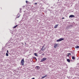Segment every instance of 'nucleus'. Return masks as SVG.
I'll return each mask as SVG.
<instances>
[{"instance_id": "f8f14e48", "label": "nucleus", "mask_w": 79, "mask_h": 79, "mask_svg": "<svg viewBox=\"0 0 79 79\" xmlns=\"http://www.w3.org/2000/svg\"><path fill=\"white\" fill-rule=\"evenodd\" d=\"M69 55H71V54L70 53H68L67 55V56H68V57H69Z\"/></svg>"}, {"instance_id": "ddd939ff", "label": "nucleus", "mask_w": 79, "mask_h": 79, "mask_svg": "<svg viewBox=\"0 0 79 79\" xmlns=\"http://www.w3.org/2000/svg\"><path fill=\"white\" fill-rule=\"evenodd\" d=\"M44 46H43L41 49V50H42V51H43V49L44 48Z\"/></svg>"}, {"instance_id": "20e7f679", "label": "nucleus", "mask_w": 79, "mask_h": 79, "mask_svg": "<svg viewBox=\"0 0 79 79\" xmlns=\"http://www.w3.org/2000/svg\"><path fill=\"white\" fill-rule=\"evenodd\" d=\"M58 45H59V44H58L55 43L54 44V48H56V47H58Z\"/></svg>"}, {"instance_id": "aec40b11", "label": "nucleus", "mask_w": 79, "mask_h": 79, "mask_svg": "<svg viewBox=\"0 0 79 79\" xmlns=\"http://www.w3.org/2000/svg\"><path fill=\"white\" fill-rule=\"evenodd\" d=\"M64 19V18L63 17V18H62V19Z\"/></svg>"}, {"instance_id": "4be33fe9", "label": "nucleus", "mask_w": 79, "mask_h": 79, "mask_svg": "<svg viewBox=\"0 0 79 79\" xmlns=\"http://www.w3.org/2000/svg\"><path fill=\"white\" fill-rule=\"evenodd\" d=\"M21 44H23V43H21Z\"/></svg>"}, {"instance_id": "393cba45", "label": "nucleus", "mask_w": 79, "mask_h": 79, "mask_svg": "<svg viewBox=\"0 0 79 79\" xmlns=\"http://www.w3.org/2000/svg\"><path fill=\"white\" fill-rule=\"evenodd\" d=\"M42 55H44V54H42Z\"/></svg>"}, {"instance_id": "4468645a", "label": "nucleus", "mask_w": 79, "mask_h": 79, "mask_svg": "<svg viewBox=\"0 0 79 79\" xmlns=\"http://www.w3.org/2000/svg\"><path fill=\"white\" fill-rule=\"evenodd\" d=\"M34 55H35V56H37V53H34Z\"/></svg>"}, {"instance_id": "b1692460", "label": "nucleus", "mask_w": 79, "mask_h": 79, "mask_svg": "<svg viewBox=\"0 0 79 79\" xmlns=\"http://www.w3.org/2000/svg\"><path fill=\"white\" fill-rule=\"evenodd\" d=\"M43 50H45V49H44V48H43Z\"/></svg>"}, {"instance_id": "dca6fc26", "label": "nucleus", "mask_w": 79, "mask_h": 79, "mask_svg": "<svg viewBox=\"0 0 79 79\" xmlns=\"http://www.w3.org/2000/svg\"><path fill=\"white\" fill-rule=\"evenodd\" d=\"M72 58L73 60H75V57L74 56L72 57Z\"/></svg>"}, {"instance_id": "f03ea898", "label": "nucleus", "mask_w": 79, "mask_h": 79, "mask_svg": "<svg viewBox=\"0 0 79 79\" xmlns=\"http://www.w3.org/2000/svg\"><path fill=\"white\" fill-rule=\"evenodd\" d=\"M64 40V38H60L59 40H56V42H60V41H62Z\"/></svg>"}, {"instance_id": "f257e3e1", "label": "nucleus", "mask_w": 79, "mask_h": 79, "mask_svg": "<svg viewBox=\"0 0 79 79\" xmlns=\"http://www.w3.org/2000/svg\"><path fill=\"white\" fill-rule=\"evenodd\" d=\"M21 63L22 66H24V58H23L21 61Z\"/></svg>"}, {"instance_id": "a878e982", "label": "nucleus", "mask_w": 79, "mask_h": 79, "mask_svg": "<svg viewBox=\"0 0 79 79\" xmlns=\"http://www.w3.org/2000/svg\"><path fill=\"white\" fill-rule=\"evenodd\" d=\"M25 44H26V43H25Z\"/></svg>"}, {"instance_id": "39448f33", "label": "nucleus", "mask_w": 79, "mask_h": 79, "mask_svg": "<svg viewBox=\"0 0 79 79\" xmlns=\"http://www.w3.org/2000/svg\"><path fill=\"white\" fill-rule=\"evenodd\" d=\"M36 69L39 70L40 69V67L39 66H36L35 67Z\"/></svg>"}, {"instance_id": "a211bd4d", "label": "nucleus", "mask_w": 79, "mask_h": 79, "mask_svg": "<svg viewBox=\"0 0 79 79\" xmlns=\"http://www.w3.org/2000/svg\"><path fill=\"white\" fill-rule=\"evenodd\" d=\"M35 5H37V2L35 3Z\"/></svg>"}, {"instance_id": "f3484780", "label": "nucleus", "mask_w": 79, "mask_h": 79, "mask_svg": "<svg viewBox=\"0 0 79 79\" xmlns=\"http://www.w3.org/2000/svg\"><path fill=\"white\" fill-rule=\"evenodd\" d=\"M6 55L7 56H8V53H6Z\"/></svg>"}, {"instance_id": "2eb2a0df", "label": "nucleus", "mask_w": 79, "mask_h": 79, "mask_svg": "<svg viewBox=\"0 0 79 79\" xmlns=\"http://www.w3.org/2000/svg\"><path fill=\"white\" fill-rule=\"evenodd\" d=\"M17 26H18V25H16V26H15V27H13L14 29L16 28V27H17Z\"/></svg>"}, {"instance_id": "6ab92c4d", "label": "nucleus", "mask_w": 79, "mask_h": 79, "mask_svg": "<svg viewBox=\"0 0 79 79\" xmlns=\"http://www.w3.org/2000/svg\"><path fill=\"white\" fill-rule=\"evenodd\" d=\"M7 53H8V50L7 51Z\"/></svg>"}, {"instance_id": "7ed1b4c3", "label": "nucleus", "mask_w": 79, "mask_h": 79, "mask_svg": "<svg viewBox=\"0 0 79 79\" xmlns=\"http://www.w3.org/2000/svg\"><path fill=\"white\" fill-rule=\"evenodd\" d=\"M47 58H44L42 59L41 60V62H42L43 61H45V60H46Z\"/></svg>"}, {"instance_id": "9b49d317", "label": "nucleus", "mask_w": 79, "mask_h": 79, "mask_svg": "<svg viewBox=\"0 0 79 79\" xmlns=\"http://www.w3.org/2000/svg\"><path fill=\"white\" fill-rule=\"evenodd\" d=\"M79 46H77L75 47V48H79Z\"/></svg>"}, {"instance_id": "1a4fd4ad", "label": "nucleus", "mask_w": 79, "mask_h": 79, "mask_svg": "<svg viewBox=\"0 0 79 79\" xmlns=\"http://www.w3.org/2000/svg\"><path fill=\"white\" fill-rule=\"evenodd\" d=\"M47 76V75H46L44 76L43 77H42V79H44V77H46Z\"/></svg>"}, {"instance_id": "9d476101", "label": "nucleus", "mask_w": 79, "mask_h": 79, "mask_svg": "<svg viewBox=\"0 0 79 79\" xmlns=\"http://www.w3.org/2000/svg\"><path fill=\"white\" fill-rule=\"evenodd\" d=\"M67 61H68V62L69 63H70V60L69 59H67Z\"/></svg>"}, {"instance_id": "5701e85b", "label": "nucleus", "mask_w": 79, "mask_h": 79, "mask_svg": "<svg viewBox=\"0 0 79 79\" xmlns=\"http://www.w3.org/2000/svg\"><path fill=\"white\" fill-rule=\"evenodd\" d=\"M34 58L37 60V59H36L35 58Z\"/></svg>"}, {"instance_id": "0eeeda50", "label": "nucleus", "mask_w": 79, "mask_h": 79, "mask_svg": "<svg viewBox=\"0 0 79 79\" xmlns=\"http://www.w3.org/2000/svg\"><path fill=\"white\" fill-rule=\"evenodd\" d=\"M26 2L27 4H30V3H31L30 2H28L27 1H26Z\"/></svg>"}, {"instance_id": "423d86ee", "label": "nucleus", "mask_w": 79, "mask_h": 79, "mask_svg": "<svg viewBox=\"0 0 79 79\" xmlns=\"http://www.w3.org/2000/svg\"><path fill=\"white\" fill-rule=\"evenodd\" d=\"M73 17H75V16L73 15H71L69 16V18H73Z\"/></svg>"}, {"instance_id": "412c9836", "label": "nucleus", "mask_w": 79, "mask_h": 79, "mask_svg": "<svg viewBox=\"0 0 79 79\" xmlns=\"http://www.w3.org/2000/svg\"><path fill=\"white\" fill-rule=\"evenodd\" d=\"M31 79H35V78H31Z\"/></svg>"}, {"instance_id": "6e6552de", "label": "nucleus", "mask_w": 79, "mask_h": 79, "mask_svg": "<svg viewBox=\"0 0 79 79\" xmlns=\"http://www.w3.org/2000/svg\"><path fill=\"white\" fill-rule=\"evenodd\" d=\"M58 24H57L55 25L54 27V28H57L58 27Z\"/></svg>"}]
</instances>
